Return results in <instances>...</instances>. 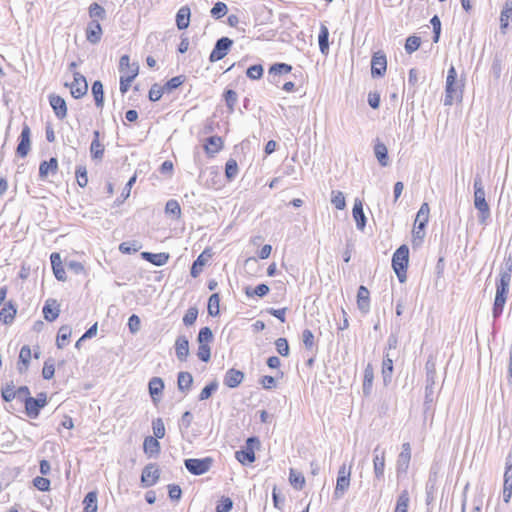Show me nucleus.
Segmentation results:
<instances>
[{
	"label": "nucleus",
	"mask_w": 512,
	"mask_h": 512,
	"mask_svg": "<svg viewBox=\"0 0 512 512\" xmlns=\"http://www.w3.org/2000/svg\"><path fill=\"white\" fill-rule=\"evenodd\" d=\"M392 372H393V361L389 357V354H386V356L383 359V363H382V374H383V379H384L385 384L391 380Z\"/></svg>",
	"instance_id": "obj_46"
},
{
	"label": "nucleus",
	"mask_w": 512,
	"mask_h": 512,
	"mask_svg": "<svg viewBox=\"0 0 512 512\" xmlns=\"http://www.w3.org/2000/svg\"><path fill=\"white\" fill-rule=\"evenodd\" d=\"M421 44V39L417 36H409L406 39L405 50L408 54H411L418 50Z\"/></svg>",
	"instance_id": "obj_55"
},
{
	"label": "nucleus",
	"mask_w": 512,
	"mask_h": 512,
	"mask_svg": "<svg viewBox=\"0 0 512 512\" xmlns=\"http://www.w3.org/2000/svg\"><path fill=\"white\" fill-rule=\"evenodd\" d=\"M141 256L143 259L156 266H163L169 260V255L167 253L142 252Z\"/></svg>",
	"instance_id": "obj_26"
},
{
	"label": "nucleus",
	"mask_w": 512,
	"mask_h": 512,
	"mask_svg": "<svg viewBox=\"0 0 512 512\" xmlns=\"http://www.w3.org/2000/svg\"><path fill=\"white\" fill-rule=\"evenodd\" d=\"M474 206L479 211V221L485 223L490 216V208L485 199L482 178L477 175L474 179Z\"/></svg>",
	"instance_id": "obj_2"
},
{
	"label": "nucleus",
	"mask_w": 512,
	"mask_h": 512,
	"mask_svg": "<svg viewBox=\"0 0 512 512\" xmlns=\"http://www.w3.org/2000/svg\"><path fill=\"white\" fill-rule=\"evenodd\" d=\"M409 262V248L401 245L393 254L392 267L401 283L406 281L407 267Z\"/></svg>",
	"instance_id": "obj_4"
},
{
	"label": "nucleus",
	"mask_w": 512,
	"mask_h": 512,
	"mask_svg": "<svg viewBox=\"0 0 512 512\" xmlns=\"http://www.w3.org/2000/svg\"><path fill=\"white\" fill-rule=\"evenodd\" d=\"M434 385H435V378H432V382L429 380V378H426V386H425V401L424 406L426 409H428L433 402V394H434Z\"/></svg>",
	"instance_id": "obj_47"
},
{
	"label": "nucleus",
	"mask_w": 512,
	"mask_h": 512,
	"mask_svg": "<svg viewBox=\"0 0 512 512\" xmlns=\"http://www.w3.org/2000/svg\"><path fill=\"white\" fill-rule=\"evenodd\" d=\"M269 290L270 289L266 284H259L254 289L247 287L245 293L247 296H250V297L254 296V295L263 297L269 292Z\"/></svg>",
	"instance_id": "obj_54"
},
{
	"label": "nucleus",
	"mask_w": 512,
	"mask_h": 512,
	"mask_svg": "<svg viewBox=\"0 0 512 512\" xmlns=\"http://www.w3.org/2000/svg\"><path fill=\"white\" fill-rule=\"evenodd\" d=\"M53 273L56 279L60 281L66 280V272L62 266L61 257L59 253H52L50 256Z\"/></svg>",
	"instance_id": "obj_22"
},
{
	"label": "nucleus",
	"mask_w": 512,
	"mask_h": 512,
	"mask_svg": "<svg viewBox=\"0 0 512 512\" xmlns=\"http://www.w3.org/2000/svg\"><path fill=\"white\" fill-rule=\"evenodd\" d=\"M126 68H131V75H122L120 77V91L122 94H125L129 90L132 81L139 72V65L137 63L131 64L129 56L123 55L119 61V70L120 72H124Z\"/></svg>",
	"instance_id": "obj_5"
},
{
	"label": "nucleus",
	"mask_w": 512,
	"mask_h": 512,
	"mask_svg": "<svg viewBox=\"0 0 512 512\" xmlns=\"http://www.w3.org/2000/svg\"><path fill=\"white\" fill-rule=\"evenodd\" d=\"M233 502L229 497H222L220 503L216 507V512H230Z\"/></svg>",
	"instance_id": "obj_64"
},
{
	"label": "nucleus",
	"mask_w": 512,
	"mask_h": 512,
	"mask_svg": "<svg viewBox=\"0 0 512 512\" xmlns=\"http://www.w3.org/2000/svg\"><path fill=\"white\" fill-rule=\"evenodd\" d=\"M191 10L188 6H182L176 14V25L179 30L188 28L190 23Z\"/></svg>",
	"instance_id": "obj_24"
},
{
	"label": "nucleus",
	"mask_w": 512,
	"mask_h": 512,
	"mask_svg": "<svg viewBox=\"0 0 512 512\" xmlns=\"http://www.w3.org/2000/svg\"><path fill=\"white\" fill-rule=\"evenodd\" d=\"M159 438L148 436L144 439L143 449L149 455H155L160 452Z\"/></svg>",
	"instance_id": "obj_34"
},
{
	"label": "nucleus",
	"mask_w": 512,
	"mask_h": 512,
	"mask_svg": "<svg viewBox=\"0 0 512 512\" xmlns=\"http://www.w3.org/2000/svg\"><path fill=\"white\" fill-rule=\"evenodd\" d=\"M352 215L356 222L357 229L363 231L366 226V216L363 211V203L360 199H355Z\"/></svg>",
	"instance_id": "obj_18"
},
{
	"label": "nucleus",
	"mask_w": 512,
	"mask_h": 512,
	"mask_svg": "<svg viewBox=\"0 0 512 512\" xmlns=\"http://www.w3.org/2000/svg\"><path fill=\"white\" fill-rule=\"evenodd\" d=\"M65 86L70 88L71 95L76 99L83 97L88 91L86 78L79 72H74L73 81L70 84L65 83Z\"/></svg>",
	"instance_id": "obj_8"
},
{
	"label": "nucleus",
	"mask_w": 512,
	"mask_h": 512,
	"mask_svg": "<svg viewBox=\"0 0 512 512\" xmlns=\"http://www.w3.org/2000/svg\"><path fill=\"white\" fill-rule=\"evenodd\" d=\"M227 10V5L225 3L217 2L211 9V15L214 18L219 19L227 13Z\"/></svg>",
	"instance_id": "obj_63"
},
{
	"label": "nucleus",
	"mask_w": 512,
	"mask_h": 512,
	"mask_svg": "<svg viewBox=\"0 0 512 512\" xmlns=\"http://www.w3.org/2000/svg\"><path fill=\"white\" fill-rule=\"evenodd\" d=\"M58 169V162L56 158H51L49 161H43L39 166V176L45 179L50 173L55 174Z\"/></svg>",
	"instance_id": "obj_27"
},
{
	"label": "nucleus",
	"mask_w": 512,
	"mask_h": 512,
	"mask_svg": "<svg viewBox=\"0 0 512 512\" xmlns=\"http://www.w3.org/2000/svg\"><path fill=\"white\" fill-rule=\"evenodd\" d=\"M246 74L252 80L260 79L263 75V66L260 64L252 65L247 69Z\"/></svg>",
	"instance_id": "obj_61"
},
{
	"label": "nucleus",
	"mask_w": 512,
	"mask_h": 512,
	"mask_svg": "<svg viewBox=\"0 0 512 512\" xmlns=\"http://www.w3.org/2000/svg\"><path fill=\"white\" fill-rule=\"evenodd\" d=\"M213 460L210 457H205L202 459L190 458L184 461V465L186 469L193 475H203L207 473L211 466Z\"/></svg>",
	"instance_id": "obj_6"
},
{
	"label": "nucleus",
	"mask_w": 512,
	"mask_h": 512,
	"mask_svg": "<svg viewBox=\"0 0 512 512\" xmlns=\"http://www.w3.org/2000/svg\"><path fill=\"white\" fill-rule=\"evenodd\" d=\"M357 305L360 311L366 313L369 310V290L360 286L357 293Z\"/></svg>",
	"instance_id": "obj_30"
},
{
	"label": "nucleus",
	"mask_w": 512,
	"mask_h": 512,
	"mask_svg": "<svg viewBox=\"0 0 512 512\" xmlns=\"http://www.w3.org/2000/svg\"><path fill=\"white\" fill-rule=\"evenodd\" d=\"M165 212L167 214H172L176 217H179L181 214V208H180L179 203L173 199L167 201L166 206H165Z\"/></svg>",
	"instance_id": "obj_62"
},
{
	"label": "nucleus",
	"mask_w": 512,
	"mask_h": 512,
	"mask_svg": "<svg viewBox=\"0 0 512 512\" xmlns=\"http://www.w3.org/2000/svg\"><path fill=\"white\" fill-rule=\"evenodd\" d=\"M102 28L98 21L91 20L86 27V39L91 44H97L102 38Z\"/></svg>",
	"instance_id": "obj_15"
},
{
	"label": "nucleus",
	"mask_w": 512,
	"mask_h": 512,
	"mask_svg": "<svg viewBox=\"0 0 512 512\" xmlns=\"http://www.w3.org/2000/svg\"><path fill=\"white\" fill-rule=\"evenodd\" d=\"M387 59L385 54L376 52L371 60V74L373 77H381L386 72Z\"/></svg>",
	"instance_id": "obj_12"
},
{
	"label": "nucleus",
	"mask_w": 512,
	"mask_h": 512,
	"mask_svg": "<svg viewBox=\"0 0 512 512\" xmlns=\"http://www.w3.org/2000/svg\"><path fill=\"white\" fill-rule=\"evenodd\" d=\"M499 276L500 278L496 283V295L492 310L494 318H498L502 314L504 305L506 303L511 282V266H508L505 270H501Z\"/></svg>",
	"instance_id": "obj_1"
},
{
	"label": "nucleus",
	"mask_w": 512,
	"mask_h": 512,
	"mask_svg": "<svg viewBox=\"0 0 512 512\" xmlns=\"http://www.w3.org/2000/svg\"><path fill=\"white\" fill-rule=\"evenodd\" d=\"M160 478V470L156 464L146 465L141 474V484L143 487H151L157 483Z\"/></svg>",
	"instance_id": "obj_10"
},
{
	"label": "nucleus",
	"mask_w": 512,
	"mask_h": 512,
	"mask_svg": "<svg viewBox=\"0 0 512 512\" xmlns=\"http://www.w3.org/2000/svg\"><path fill=\"white\" fill-rule=\"evenodd\" d=\"M204 255H205V252L200 254L198 256V258L194 261V263L191 267L190 273H191V276L194 278H196L202 272V267L206 263V258L204 257Z\"/></svg>",
	"instance_id": "obj_52"
},
{
	"label": "nucleus",
	"mask_w": 512,
	"mask_h": 512,
	"mask_svg": "<svg viewBox=\"0 0 512 512\" xmlns=\"http://www.w3.org/2000/svg\"><path fill=\"white\" fill-rule=\"evenodd\" d=\"M193 383V377L189 372H179L177 378V386L179 391L187 393Z\"/></svg>",
	"instance_id": "obj_31"
},
{
	"label": "nucleus",
	"mask_w": 512,
	"mask_h": 512,
	"mask_svg": "<svg viewBox=\"0 0 512 512\" xmlns=\"http://www.w3.org/2000/svg\"><path fill=\"white\" fill-rule=\"evenodd\" d=\"M197 316H198V309L196 307H190L186 311V313L183 317V323L186 326H191L195 323Z\"/></svg>",
	"instance_id": "obj_59"
},
{
	"label": "nucleus",
	"mask_w": 512,
	"mask_h": 512,
	"mask_svg": "<svg viewBox=\"0 0 512 512\" xmlns=\"http://www.w3.org/2000/svg\"><path fill=\"white\" fill-rule=\"evenodd\" d=\"M217 389H218V382L212 381L211 383H209L202 389V391L199 394V400L200 401L207 400L208 398L211 397V395L214 392H216Z\"/></svg>",
	"instance_id": "obj_53"
},
{
	"label": "nucleus",
	"mask_w": 512,
	"mask_h": 512,
	"mask_svg": "<svg viewBox=\"0 0 512 512\" xmlns=\"http://www.w3.org/2000/svg\"><path fill=\"white\" fill-rule=\"evenodd\" d=\"M92 94L94 96L95 104L97 107H102L104 104L103 85L100 81H95L92 84Z\"/></svg>",
	"instance_id": "obj_41"
},
{
	"label": "nucleus",
	"mask_w": 512,
	"mask_h": 512,
	"mask_svg": "<svg viewBox=\"0 0 512 512\" xmlns=\"http://www.w3.org/2000/svg\"><path fill=\"white\" fill-rule=\"evenodd\" d=\"M149 393L152 399L155 401V396L161 395L164 389V382L159 377H153L149 381Z\"/></svg>",
	"instance_id": "obj_35"
},
{
	"label": "nucleus",
	"mask_w": 512,
	"mask_h": 512,
	"mask_svg": "<svg viewBox=\"0 0 512 512\" xmlns=\"http://www.w3.org/2000/svg\"><path fill=\"white\" fill-rule=\"evenodd\" d=\"M410 497L407 490L401 491L399 494L394 512H407L409 507Z\"/></svg>",
	"instance_id": "obj_40"
},
{
	"label": "nucleus",
	"mask_w": 512,
	"mask_h": 512,
	"mask_svg": "<svg viewBox=\"0 0 512 512\" xmlns=\"http://www.w3.org/2000/svg\"><path fill=\"white\" fill-rule=\"evenodd\" d=\"M224 99L229 111L232 112L238 100L237 93L229 89L224 93Z\"/></svg>",
	"instance_id": "obj_56"
},
{
	"label": "nucleus",
	"mask_w": 512,
	"mask_h": 512,
	"mask_svg": "<svg viewBox=\"0 0 512 512\" xmlns=\"http://www.w3.org/2000/svg\"><path fill=\"white\" fill-rule=\"evenodd\" d=\"M457 72L454 66L448 69L445 87L444 105L451 106L453 102L462 99V85L456 82Z\"/></svg>",
	"instance_id": "obj_3"
},
{
	"label": "nucleus",
	"mask_w": 512,
	"mask_h": 512,
	"mask_svg": "<svg viewBox=\"0 0 512 512\" xmlns=\"http://www.w3.org/2000/svg\"><path fill=\"white\" fill-rule=\"evenodd\" d=\"M350 486V478L337 477L336 487L334 490V496L336 498L342 497Z\"/></svg>",
	"instance_id": "obj_43"
},
{
	"label": "nucleus",
	"mask_w": 512,
	"mask_h": 512,
	"mask_svg": "<svg viewBox=\"0 0 512 512\" xmlns=\"http://www.w3.org/2000/svg\"><path fill=\"white\" fill-rule=\"evenodd\" d=\"M289 481H290V484L295 489H298V490H301L305 484L304 476L300 472H297L294 469H290Z\"/></svg>",
	"instance_id": "obj_44"
},
{
	"label": "nucleus",
	"mask_w": 512,
	"mask_h": 512,
	"mask_svg": "<svg viewBox=\"0 0 512 512\" xmlns=\"http://www.w3.org/2000/svg\"><path fill=\"white\" fill-rule=\"evenodd\" d=\"M76 179L80 187L84 188L88 183L87 170L84 166H78L76 168Z\"/></svg>",
	"instance_id": "obj_60"
},
{
	"label": "nucleus",
	"mask_w": 512,
	"mask_h": 512,
	"mask_svg": "<svg viewBox=\"0 0 512 512\" xmlns=\"http://www.w3.org/2000/svg\"><path fill=\"white\" fill-rule=\"evenodd\" d=\"M225 174L228 179H233L238 174V165L234 159H229L225 165Z\"/></svg>",
	"instance_id": "obj_58"
},
{
	"label": "nucleus",
	"mask_w": 512,
	"mask_h": 512,
	"mask_svg": "<svg viewBox=\"0 0 512 512\" xmlns=\"http://www.w3.org/2000/svg\"><path fill=\"white\" fill-rule=\"evenodd\" d=\"M430 208L428 203H423L417 213L415 223H418V229L422 230L428 222Z\"/></svg>",
	"instance_id": "obj_39"
},
{
	"label": "nucleus",
	"mask_w": 512,
	"mask_h": 512,
	"mask_svg": "<svg viewBox=\"0 0 512 512\" xmlns=\"http://www.w3.org/2000/svg\"><path fill=\"white\" fill-rule=\"evenodd\" d=\"M292 70V66L288 65L286 63H276L273 64L269 69V74L276 76L281 74H287L290 73Z\"/></svg>",
	"instance_id": "obj_49"
},
{
	"label": "nucleus",
	"mask_w": 512,
	"mask_h": 512,
	"mask_svg": "<svg viewBox=\"0 0 512 512\" xmlns=\"http://www.w3.org/2000/svg\"><path fill=\"white\" fill-rule=\"evenodd\" d=\"M329 30L326 25L321 24L320 32L318 36L319 49L323 55H327L329 53Z\"/></svg>",
	"instance_id": "obj_32"
},
{
	"label": "nucleus",
	"mask_w": 512,
	"mask_h": 512,
	"mask_svg": "<svg viewBox=\"0 0 512 512\" xmlns=\"http://www.w3.org/2000/svg\"><path fill=\"white\" fill-rule=\"evenodd\" d=\"M175 353L180 361H186L189 355V341L186 336L180 335L175 341Z\"/></svg>",
	"instance_id": "obj_19"
},
{
	"label": "nucleus",
	"mask_w": 512,
	"mask_h": 512,
	"mask_svg": "<svg viewBox=\"0 0 512 512\" xmlns=\"http://www.w3.org/2000/svg\"><path fill=\"white\" fill-rule=\"evenodd\" d=\"M154 437L162 439L165 436V426L161 418H157L152 422Z\"/></svg>",
	"instance_id": "obj_57"
},
{
	"label": "nucleus",
	"mask_w": 512,
	"mask_h": 512,
	"mask_svg": "<svg viewBox=\"0 0 512 512\" xmlns=\"http://www.w3.org/2000/svg\"><path fill=\"white\" fill-rule=\"evenodd\" d=\"M385 454V450L380 449L379 446H376L373 450V470L377 480L384 478Z\"/></svg>",
	"instance_id": "obj_11"
},
{
	"label": "nucleus",
	"mask_w": 512,
	"mask_h": 512,
	"mask_svg": "<svg viewBox=\"0 0 512 512\" xmlns=\"http://www.w3.org/2000/svg\"><path fill=\"white\" fill-rule=\"evenodd\" d=\"M510 20L512 21V2H506L500 15V28L502 32H505Z\"/></svg>",
	"instance_id": "obj_37"
},
{
	"label": "nucleus",
	"mask_w": 512,
	"mask_h": 512,
	"mask_svg": "<svg viewBox=\"0 0 512 512\" xmlns=\"http://www.w3.org/2000/svg\"><path fill=\"white\" fill-rule=\"evenodd\" d=\"M213 340V333L209 327H203L200 329L197 337L199 344L209 345Z\"/></svg>",
	"instance_id": "obj_50"
},
{
	"label": "nucleus",
	"mask_w": 512,
	"mask_h": 512,
	"mask_svg": "<svg viewBox=\"0 0 512 512\" xmlns=\"http://www.w3.org/2000/svg\"><path fill=\"white\" fill-rule=\"evenodd\" d=\"M71 333H72V331L69 326L64 325V326L60 327V329L58 331L57 339H56V345L59 349L64 348V346L66 345V341L71 336Z\"/></svg>",
	"instance_id": "obj_42"
},
{
	"label": "nucleus",
	"mask_w": 512,
	"mask_h": 512,
	"mask_svg": "<svg viewBox=\"0 0 512 512\" xmlns=\"http://www.w3.org/2000/svg\"><path fill=\"white\" fill-rule=\"evenodd\" d=\"M244 379V373L240 370L229 369L224 376V384L229 388H236Z\"/></svg>",
	"instance_id": "obj_20"
},
{
	"label": "nucleus",
	"mask_w": 512,
	"mask_h": 512,
	"mask_svg": "<svg viewBox=\"0 0 512 512\" xmlns=\"http://www.w3.org/2000/svg\"><path fill=\"white\" fill-rule=\"evenodd\" d=\"M50 105L59 119H64L67 116V105L65 100L56 94L49 96Z\"/></svg>",
	"instance_id": "obj_16"
},
{
	"label": "nucleus",
	"mask_w": 512,
	"mask_h": 512,
	"mask_svg": "<svg viewBox=\"0 0 512 512\" xmlns=\"http://www.w3.org/2000/svg\"><path fill=\"white\" fill-rule=\"evenodd\" d=\"M89 16L91 20H95L99 22V20H104L106 18L105 9L97 3H92L89 7Z\"/></svg>",
	"instance_id": "obj_45"
},
{
	"label": "nucleus",
	"mask_w": 512,
	"mask_h": 512,
	"mask_svg": "<svg viewBox=\"0 0 512 512\" xmlns=\"http://www.w3.org/2000/svg\"><path fill=\"white\" fill-rule=\"evenodd\" d=\"M235 457L243 465L250 464L255 461V454L251 447L236 451Z\"/></svg>",
	"instance_id": "obj_36"
},
{
	"label": "nucleus",
	"mask_w": 512,
	"mask_h": 512,
	"mask_svg": "<svg viewBox=\"0 0 512 512\" xmlns=\"http://www.w3.org/2000/svg\"><path fill=\"white\" fill-rule=\"evenodd\" d=\"M42 312H43L44 318L47 321L53 322L59 316L60 305L58 304L57 300H55V299H47Z\"/></svg>",
	"instance_id": "obj_17"
},
{
	"label": "nucleus",
	"mask_w": 512,
	"mask_h": 512,
	"mask_svg": "<svg viewBox=\"0 0 512 512\" xmlns=\"http://www.w3.org/2000/svg\"><path fill=\"white\" fill-rule=\"evenodd\" d=\"M31 359V349L25 345L21 348L19 353L18 371L24 373L28 369V365Z\"/></svg>",
	"instance_id": "obj_33"
},
{
	"label": "nucleus",
	"mask_w": 512,
	"mask_h": 512,
	"mask_svg": "<svg viewBox=\"0 0 512 512\" xmlns=\"http://www.w3.org/2000/svg\"><path fill=\"white\" fill-rule=\"evenodd\" d=\"M374 379V370L373 366L369 363L364 369V379H363V393L365 396L370 395L373 385Z\"/></svg>",
	"instance_id": "obj_29"
},
{
	"label": "nucleus",
	"mask_w": 512,
	"mask_h": 512,
	"mask_svg": "<svg viewBox=\"0 0 512 512\" xmlns=\"http://www.w3.org/2000/svg\"><path fill=\"white\" fill-rule=\"evenodd\" d=\"M331 203L338 210H343L346 207L345 196L341 191L333 190L331 192Z\"/></svg>",
	"instance_id": "obj_48"
},
{
	"label": "nucleus",
	"mask_w": 512,
	"mask_h": 512,
	"mask_svg": "<svg viewBox=\"0 0 512 512\" xmlns=\"http://www.w3.org/2000/svg\"><path fill=\"white\" fill-rule=\"evenodd\" d=\"M47 404V396L45 393L38 394L37 398L26 397L25 398V410L26 414L30 418H37L40 413V409L45 407Z\"/></svg>",
	"instance_id": "obj_7"
},
{
	"label": "nucleus",
	"mask_w": 512,
	"mask_h": 512,
	"mask_svg": "<svg viewBox=\"0 0 512 512\" xmlns=\"http://www.w3.org/2000/svg\"><path fill=\"white\" fill-rule=\"evenodd\" d=\"M411 460V447L409 443H404L402 445V451L398 455L397 458V473L405 474L409 468V463Z\"/></svg>",
	"instance_id": "obj_13"
},
{
	"label": "nucleus",
	"mask_w": 512,
	"mask_h": 512,
	"mask_svg": "<svg viewBox=\"0 0 512 512\" xmlns=\"http://www.w3.org/2000/svg\"><path fill=\"white\" fill-rule=\"evenodd\" d=\"M30 135H31L30 128L28 125L25 124L22 128V131L20 134V141L18 143L17 150H16L17 154L20 157H26L30 151V147H31Z\"/></svg>",
	"instance_id": "obj_14"
},
{
	"label": "nucleus",
	"mask_w": 512,
	"mask_h": 512,
	"mask_svg": "<svg viewBox=\"0 0 512 512\" xmlns=\"http://www.w3.org/2000/svg\"><path fill=\"white\" fill-rule=\"evenodd\" d=\"M223 148V140L219 136H211L207 138L204 144L205 152L209 156H214Z\"/></svg>",
	"instance_id": "obj_21"
},
{
	"label": "nucleus",
	"mask_w": 512,
	"mask_h": 512,
	"mask_svg": "<svg viewBox=\"0 0 512 512\" xmlns=\"http://www.w3.org/2000/svg\"><path fill=\"white\" fill-rule=\"evenodd\" d=\"M16 313L17 309L11 301L5 303L0 311V322L4 324H11L16 316Z\"/></svg>",
	"instance_id": "obj_23"
},
{
	"label": "nucleus",
	"mask_w": 512,
	"mask_h": 512,
	"mask_svg": "<svg viewBox=\"0 0 512 512\" xmlns=\"http://www.w3.org/2000/svg\"><path fill=\"white\" fill-rule=\"evenodd\" d=\"M219 303L220 298L217 293L212 294L208 300V313L211 316H217L219 314Z\"/></svg>",
	"instance_id": "obj_51"
},
{
	"label": "nucleus",
	"mask_w": 512,
	"mask_h": 512,
	"mask_svg": "<svg viewBox=\"0 0 512 512\" xmlns=\"http://www.w3.org/2000/svg\"><path fill=\"white\" fill-rule=\"evenodd\" d=\"M93 135H94V139L92 140L91 145H90L91 156L93 159H102L105 149H104V145L101 144L99 141L100 133H99V131L96 130L93 132Z\"/></svg>",
	"instance_id": "obj_28"
},
{
	"label": "nucleus",
	"mask_w": 512,
	"mask_h": 512,
	"mask_svg": "<svg viewBox=\"0 0 512 512\" xmlns=\"http://www.w3.org/2000/svg\"><path fill=\"white\" fill-rule=\"evenodd\" d=\"M84 512H97V492L91 491L87 493L83 500Z\"/></svg>",
	"instance_id": "obj_38"
},
{
	"label": "nucleus",
	"mask_w": 512,
	"mask_h": 512,
	"mask_svg": "<svg viewBox=\"0 0 512 512\" xmlns=\"http://www.w3.org/2000/svg\"><path fill=\"white\" fill-rule=\"evenodd\" d=\"M374 154L379 164L382 167H386L389 164L388 150L386 145L377 139L374 145Z\"/></svg>",
	"instance_id": "obj_25"
},
{
	"label": "nucleus",
	"mask_w": 512,
	"mask_h": 512,
	"mask_svg": "<svg viewBox=\"0 0 512 512\" xmlns=\"http://www.w3.org/2000/svg\"><path fill=\"white\" fill-rule=\"evenodd\" d=\"M232 44H233V41L231 39H229L228 37H222V38L218 39L214 46V49L212 50V52L209 56V60L211 62H217V61L223 59L227 55Z\"/></svg>",
	"instance_id": "obj_9"
}]
</instances>
